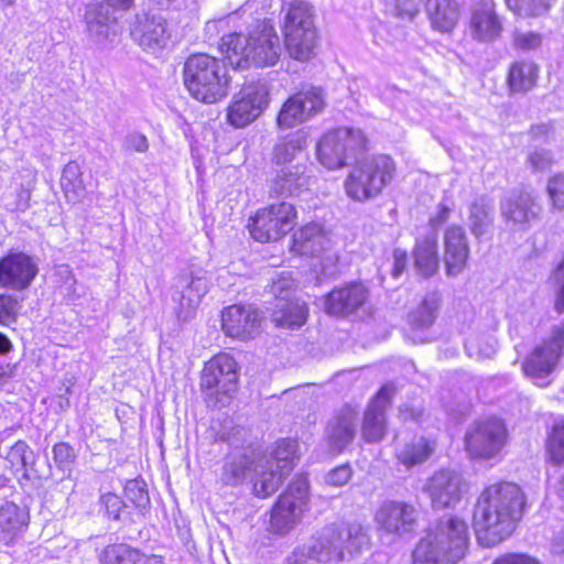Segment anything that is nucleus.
Returning <instances> with one entry per match:
<instances>
[{
	"label": "nucleus",
	"mask_w": 564,
	"mask_h": 564,
	"mask_svg": "<svg viewBox=\"0 0 564 564\" xmlns=\"http://www.w3.org/2000/svg\"><path fill=\"white\" fill-rule=\"evenodd\" d=\"M525 506L521 488L513 482H497L479 495L473 513V527L479 544L491 547L516 529Z\"/></svg>",
	"instance_id": "f257e3e1"
},
{
	"label": "nucleus",
	"mask_w": 564,
	"mask_h": 564,
	"mask_svg": "<svg viewBox=\"0 0 564 564\" xmlns=\"http://www.w3.org/2000/svg\"><path fill=\"white\" fill-rule=\"evenodd\" d=\"M220 51L234 68L250 65H275L282 54V45L274 26L269 21H257L248 35L231 33L221 37Z\"/></svg>",
	"instance_id": "f03ea898"
},
{
	"label": "nucleus",
	"mask_w": 564,
	"mask_h": 564,
	"mask_svg": "<svg viewBox=\"0 0 564 564\" xmlns=\"http://www.w3.org/2000/svg\"><path fill=\"white\" fill-rule=\"evenodd\" d=\"M469 543L467 523L455 516H444L432 523L413 552L414 564H457Z\"/></svg>",
	"instance_id": "7ed1b4c3"
},
{
	"label": "nucleus",
	"mask_w": 564,
	"mask_h": 564,
	"mask_svg": "<svg viewBox=\"0 0 564 564\" xmlns=\"http://www.w3.org/2000/svg\"><path fill=\"white\" fill-rule=\"evenodd\" d=\"M184 85L191 96L214 104L227 96L230 77L224 63L208 54L191 55L183 69Z\"/></svg>",
	"instance_id": "20e7f679"
},
{
	"label": "nucleus",
	"mask_w": 564,
	"mask_h": 564,
	"mask_svg": "<svg viewBox=\"0 0 564 564\" xmlns=\"http://www.w3.org/2000/svg\"><path fill=\"white\" fill-rule=\"evenodd\" d=\"M395 164L384 154L360 161L345 181L346 194L362 202L377 196L393 178Z\"/></svg>",
	"instance_id": "39448f33"
},
{
	"label": "nucleus",
	"mask_w": 564,
	"mask_h": 564,
	"mask_svg": "<svg viewBox=\"0 0 564 564\" xmlns=\"http://www.w3.org/2000/svg\"><path fill=\"white\" fill-rule=\"evenodd\" d=\"M297 459V443L295 441L290 438L278 441L270 456L256 465L254 494L265 498L275 492L282 479L293 470Z\"/></svg>",
	"instance_id": "423d86ee"
},
{
	"label": "nucleus",
	"mask_w": 564,
	"mask_h": 564,
	"mask_svg": "<svg viewBox=\"0 0 564 564\" xmlns=\"http://www.w3.org/2000/svg\"><path fill=\"white\" fill-rule=\"evenodd\" d=\"M285 48L297 61H307L314 55L317 44L312 8L303 1L290 6L284 19Z\"/></svg>",
	"instance_id": "0eeeda50"
},
{
	"label": "nucleus",
	"mask_w": 564,
	"mask_h": 564,
	"mask_svg": "<svg viewBox=\"0 0 564 564\" xmlns=\"http://www.w3.org/2000/svg\"><path fill=\"white\" fill-rule=\"evenodd\" d=\"M238 366L227 352L214 356L204 366L200 388L205 391L208 403L216 408L225 406L237 391Z\"/></svg>",
	"instance_id": "6e6552de"
},
{
	"label": "nucleus",
	"mask_w": 564,
	"mask_h": 564,
	"mask_svg": "<svg viewBox=\"0 0 564 564\" xmlns=\"http://www.w3.org/2000/svg\"><path fill=\"white\" fill-rule=\"evenodd\" d=\"M367 139L359 129L338 128L327 132L317 144L322 165L335 170L348 165L366 147Z\"/></svg>",
	"instance_id": "1a4fd4ad"
},
{
	"label": "nucleus",
	"mask_w": 564,
	"mask_h": 564,
	"mask_svg": "<svg viewBox=\"0 0 564 564\" xmlns=\"http://www.w3.org/2000/svg\"><path fill=\"white\" fill-rule=\"evenodd\" d=\"M308 501V482L304 476H296L271 509L269 531L285 535L302 520Z\"/></svg>",
	"instance_id": "9d476101"
},
{
	"label": "nucleus",
	"mask_w": 564,
	"mask_h": 564,
	"mask_svg": "<svg viewBox=\"0 0 564 564\" xmlns=\"http://www.w3.org/2000/svg\"><path fill=\"white\" fill-rule=\"evenodd\" d=\"M508 441L505 422L489 417L475 422L465 434V448L470 457L490 459L500 454Z\"/></svg>",
	"instance_id": "9b49d317"
},
{
	"label": "nucleus",
	"mask_w": 564,
	"mask_h": 564,
	"mask_svg": "<svg viewBox=\"0 0 564 564\" xmlns=\"http://www.w3.org/2000/svg\"><path fill=\"white\" fill-rule=\"evenodd\" d=\"M564 351V325L554 326L550 337L536 346L522 364L525 376L538 386L547 384L545 380L556 368Z\"/></svg>",
	"instance_id": "f8f14e48"
},
{
	"label": "nucleus",
	"mask_w": 564,
	"mask_h": 564,
	"mask_svg": "<svg viewBox=\"0 0 564 564\" xmlns=\"http://www.w3.org/2000/svg\"><path fill=\"white\" fill-rule=\"evenodd\" d=\"M296 212L292 204L281 202L257 212L249 224L251 236L260 242L275 241L294 226Z\"/></svg>",
	"instance_id": "ddd939ff"
},
{
	"label": "nucleus",
	"mask_w": 564,
	"mask_h": 564,
	"mask_svg": "<svg viewBox=\"0 0 564 564\" xmlns=\"http://www.w3.org/2000/svg\"><path fill=\"white\" fill-rule=\"evenodd\" d=\"M325 106L323 90L315 86L301 89L289 97L276 118L281 129H291L319 113Z\"/></svg>",
	"instance_id": "4468645a"
},
{
	"label": "nucleus",
	"mask_w": 564,
	"mask_h": 564,
	"mask_svg": "<svg viewBox=\"0 0 564 564\" xmlns=\"http://www.w3.org/2000/svg\"><path fill=\"white\" fill-rule=\"evenodd\" d=\"M325 106L323 90L315 86L301 89L289 97L276 118L281 129H291L319 113Z\"/></svg>",
	"instance_id": "2eb2a0df"
},
{
	"label": "nucleus",
	"mask_w": 564,
	"mask_h": 564,
	"mask_svg": "<svg viewBox=\"0 0 564 564\" xmlns=\"http://www.w3.org/2000/svg\"><path fill=\"white\" fill-rule=\"evenodd\" d=\"M208 284L207 272L203 269H192L189 273L177 278L173 302L178 319L187 321L194 315L200 300L208 291Z\"/></svg>",
	"instance_id": "dca6fc26"
},
{
	"label": "nucleus",
	"mask_w": 564,
	"mask_h": 564,
	"mask_svg": "<svg viewBox=\"0 0 564 564\" xmlns=\"http://www.w3.org/2000/svg\"><path fill=\"white\" fill-rule=\"evenodd\" d=\"M268 89L264 84H250L234 96L228 107V122L242 128L256 120L268 106Z\"/></svg>",
	"instance_id": "f3484780"
},
{
	"label": "nucleus",
	"mask_w": 564,
	"mask_h": 564,
	"mask_svg": "<svg viewBox=\"0 0 564 564\" xmlns=\"http://www.w3.org/2000/svg\"><path fill=\"white\" fill-rule=\"evenodd\" d=\"M417 517L419 511L412 503L386 500L377 509L375 521L382 532L402 538L415 530Z\"/></svg>",
	"instance_id": "a211bd4d"
},
{
	"label": "nucleus",
	"mask_w": 564,
	"mask_h": 564,
	"mask_svg": "<svg viewBox=\"0 0 564 564\" xmlns=\"http://www.w3.org/2000/svg\"><path fill=\"white\" fill-rule=\"evenodd\" d=\"M131 36L147 52L161 51L171 37L167 20L158 12L138 13L131 26Z\"/></svg>",
	"instance_id": "6ab92c4d"
},
{
	"label": "nucleus",
	"mask_w": 564,
	"mask_h": 564,
	"mask_svg": "<svg viewBox=\"0 0 564 564\" xmlns=\"http://www.w3.org/2000/svg\"><path fill=\"white\" fill-rule=\"evenodd\" d=\"M37 273V262L24 252H9L0 259V288L24 291Z\"/></svg>",
	"instance_id": "aec40b11"
},
{
	"label": "nucleus",
	"mask_w": 564,
	"mask_h": 564,
	"mask_svg": "<svg viewBox=\"0 0 564 564\" xmlns=\"http://www.w3.org/2000/svg\"><path fill=\"white\" fill-rule=\"evenodd\" d=\"M541 212L536 198L527 192L512 194L500 203L501 217L512 230L527 231L539 219Z\"/></svg>",
	"instance_id": "412c9836"
},
{
	"label": "nucleus",
	"mask_w": 564,
	"mask_h": 564,
	"mask_svg": "<svg viewBox=\"0 0 564 564\" xmlns=\"http://www.w3.org/2000/svg\"><path fill=\"white\" fill-rule=\"evenodd\" d=\"M395 393V387L387 383L371 399L364 413L361 437L368 443L380 442L387 433V410Z\"/></svg>",
	"instance_id": "4be33fe9"
},
{
	"label": "nucleus",
	"mask_w": 564,
	"mask_h": 564,
	"mask_svg": "<svg viewBox=\"0 0 564 564\" xmlns=\"http://www.w3.org/2000/svg\"><path fill=\"white\" fill-rule=\"evenodd\" d=\"M261 314L252 305L235 304L223 310L221 329L225 335L239 340L254 338L261 328Z\"/></svg>",
	"instance_id": "5701e85b"
},
{
	"label": "nucleus",
	"mask_w": 564,
	"mask_h": 564,
	"mask_svg": "<svg viewBox=\"0 0 564 564\" xmlns=\"http://www.w3.org/2000/svg\"><path fill=\"white\" fill-rule=\"evenodd\" d=\"M463 476L451 469H441L430 477L424 486L432 506L437 509L454 506L460 501Z\"/></svg>",
	"instance_id": "b1692460"
},
{
	"label": "nucleus",
	"mask_w": 564,
	"mask_h": 564,
	"mask_svg": "<svg viewBox=\"0 0 564 564\" xmlns=\"http://www.w3.org/2000/svg\"><path fill=\"white\" fill-rule=\"evenodd\" d=\"M443 243L446 274L457 276L466 269L470 252L465 229L456 224L448 226L443 235Z\"/></svg>",
	"instance_id": "393cba45"
},
{
	"label": "nucleus",
	"mask_w": 564,
	"mask_h": 564,
	"mask_svg": "<svg viewBox=\"0 0 564 564\" xmlns=\"http://www.w3.org/2000/svg\"><path fill=\"white\" fill-rule=\"evenodd\" d=\"M86 32L89 39L98 45L115 42L118 36L117 20L112 17L109 4L93 3L84 14Z\"/></svg>",
	"instance_id": "a878e982"
},
{
	"label": "nucleus",
	"mask_w": 564,
	"mask_h": 564,
	"mask_svg": "<svg viewBox=\"0 0 564 564\" xmlns=\"http://www.w3.org/2000/svg\"><path fill=\"white\" fill-rule=\"evenodd\" d=\"M469 30L480 42H492L502 32V21L492 0H477L470 11Z\"/></svg>",
	"instance_id": "bb28decb"
},
{
	"label": "nucleus",
	"mask_w": 564,
	"mask_h": 564,
	"mask_svg": "<svg viewBox=\"0 0 564 564\" xmlns=\"http://www.w3.org/2000/svg\"><path fill=\"white\" fill-rule=\"evenodd\" d=\"M358 420V410L346 405L328 422L326 438L332 452L340 453L352 443L357 434Z\"/></svg>",
	"instance_id": "cd10ccee"
},
{
	"label": "nucleus",
	"mask_w": 564,
	"mask_h": 564,
	"mask_svg": "<svg viewBox=\"0 0 564 564\" xmlns=\"http://www.w3.org/2000/svg\"><path fill=\"white\" fill-rule=\"evenodd\" d=\"M310 176L306 175L303 165L272 167L269 178V194L271 197L293 196L307 188Z\"/></svg>",
	"instance_id": "c85d7f7f"
},
{
	"label": "nucleus",
	"mask_w": 564,
	"mask_h": 564,
	"mask_svg": "<svg viewBox=\"0 0 564 564\" xmlns=\"http://www.w3.org/2000/svg\"><path fill=\"white\" fill-rule=\"evenodd\" d=\"M438 234L434 228H423L413 250L414 265L424 278L434 275L440 265Z\"/></svg>",
	"instance_id": "c756f323"
},
{
	"label": "nucleus",
	"mask_w": 564,
	"mask_h": 564,
	"mask_svg": "<svg viewBox=\"0 0 564 564\" xmlns=\"http://www.w3.org/2000/svg\"><path fill=\"white\" fill-rule=\"evenodd\" d=\"M368 291L360 283H351L333 290L326 297V311L332 315H348L367 300Z\"/></svg>",
	"instance_id": "7c9ffc66"
},
{
	"label": "nucleus",
	"mask_w": 564,
	"mask_h": 564,
	"mask_svg": "<svg viewBox=\"0 0 564 564\" xmlns=\"http://www.w3.org/2000/svg\"><path fill=\"white\" fill-rule=\"evenodd\" d=\"M329 237L326 230L316 223H310L293 234V251L301 256L318 257L327 251Z\"/></svg>",
	"instance_id": "2f4dec72"
},
{
	"label": "nucleus",
	"mask_w": 564,
	"mask_h": 564,
	"mask_svg": "<svg viewBox=\"0 0 564 564\" xmlns=\"http://www.w3.org/2000/svg\"><path fill=\"white\" fill-rule=\"evenodd\" d=\"M101 564H164V558L156 554H147L127 543L106 546L99 554Z\"/></svg>",
	"instance_id": "473e14b6"
},
{
	"label": "nucleus",
	"mask_w": 564,
	"mask_h": 564,
	"mask_svg": "<svg viewBox=\"0 0 564 564\" xmlns=\"http://www.w3.org/2000/svg\"><path fill=\"white\" fill-rule=\"evenodd\" d=\"M424 6L433 30L441 33L454 30L460 17L457 0H425Z\"/></svg>",
	"instance_id": "72a5a7b5"
},
{
	"label": "nucleus",
	"mask_w": 564,
	"mask_h": 564,
	"mask_svg": "<svg viewBox=\"0 0 564 564\" xmlns=\"http://www.w3.org/2000/svg\"><path fill=\"white\" fill-rule=\"evenodd\" d=\"M307 147V135L303 130L291 132L278 139L271 152L273 167L292 166L290 163Z\"/></svg>",
	"instance_id": "f704fd0d"
},
{
	"label": "nucleus",
	"mask_w": 564,
	"mask_h": 564,
	"mask_svg": "<svg viewBox=\"0 0 564 564\" xmlns=\"http://www.w3.org/2000/svg\"><path fill=\"white\" fill-rule=\"evenodd\" d=\"M306 551L316 564L343 560V550L336 539V524L325 527Z\"/></svg>",
	"instance_id": "c9c22d12"
},
{
	"label": "nucleus",
	"mask_w": 564,
	"mask_h": 564,
	"mask_svg": "<svg viewBox=\"0 0 564 564\" xmlns=\"http://www.w3.org/2000/svg\"><path fill=\"white\" fill-rule=\"evenodd\" d=\"M495 220V207L487 197L476 198L469 206L468 228L476 239L485 236Z\"/></svg>",
	"instance_id": "e433bc0d"
},
{
	"label": "nucleus",
	"mask_w": 564,
	"mask_h": 564,
	"mask_svg": "<svg viewBox=\"0 0 564 564\" xmlns=\"http://www.w3.org/2000/svg\"><path fill=\"white\" fill-rule=\"evenodd\" d=\"M306 317V304L300 300L278 302L272 312V321L281 327H301Z\"/></svg>",
	"instance_id": "4c0bfd02"
},
{
	"label": "nucleus",
	"mask_w": 564,
	"mask_h": 564,
	"mask_svg": "<svg viewBox=\"0 0 564 564\" xmlns=\"http://www.w3.org/2000/svg\"><path fill=\"white\" fill-rule=\"evenodd\" d=\"M434 452V443L424 437H415L397 448V459L406 468L424 463Z\"/></svg>",
	"instance_id": "58836bf2"
},
{
	"label": "nucleus",
	"mask_w": 564,
	"mask_h": 564,
	"mask_svg": "<svg viewBox=\"0 0 564 564\" xmlns=\"http://www.w3.org/2000/svg\"><path fill=\"white\" fill-rule=\"evenodd\" d=\"M61 186L66 199L72 204L82 202L86 196L80 166L75 161L68 162L62 172Z\"/></svg>",
	"instance_id": "ea45409f"
},
{
	"label": "nucleus",
	"mask_w": 564,
	"mask_h": 564,
	"mask_svg": "<svg viewBox=\"0 0 564 564\" xmlns=\"http://www.w3.org/2000/svg\"><path fill=\"white\" fill-rule=\"evenodd\" d=\"M442 302V295L438 291L427 293L422 303L409 315V323L413 329L430 328L437 316Z\"/></svg>",
	"instance_id": "a19ab883"
},
{
	"label": "nucleus",
	"mask_w": 564,
	"mask_h": 564,
	"mask_svg": "<svg viewBox=\"0 0 564 564\" xmlns=\"http://www.w3.org/2000/svg\"><path fill=\"white\" fill-rule=\"evenodd\" d=\"M336 539L343 550V554L359 552L369 544L366 529L357 522L336 525Z\"/></svg>",
	"instance_id": "79ce46f5"
},
{
	"label": "nucleus",
	"mask_w": 564,
	"mask_h": 564,
	"mask_svg": "<svg viewBox=\"0 0 564 564\" xmlns=\"http://www.w3.org/2000/svg\"><path fill=\"white\" fill-rule=\"evenodd\" d=\"M538 79V67L530 62H516L510 66L508 85L512 93H525L532 89Z\"/></svg>",
	"instance_id": "37998d69"
},
{
	"label": "nucleus",
	"mask_w": 564,
	"mask_h": 564,
	"mask_svg": "<svg viewBox=\"0 0 564 564\" xmlns=\"http://www.w3.org/2000/svg\"><path fill=\"white\" fill-rule=\"evenodd\" d=\"M252 465L251 459L242 453H231L226 457L221 468L220 481L226 486H238Z\"/></svg>",
	"instance_id": "c03bdc74"
},
{
	"label": "nucleus",
	"mask_w": 564,
	"mask_h": 564,
	"mask_svg": "<svg viewBox=\"0 0 564 564\" xmlns=\"http://www.w3.org/2000/svg\"><path fill=\"white\" fill-rule=\"evenodd\" d=\"M29 523V511L14 502L7 501L0 507V531L15 535Z\"/></svg>",
	"instance_id": "a18cd8bd"
},
{
	"label": "nucleus",
	"mask_w": 564,
	"mask_h": 564,
	"mask_svg": "<svg viewBox=\"0 0 564 564\" xmlns=\"http://www.w3.org/2000/svg\"><path fill=\"white\" fill-rule=\"evenodd\" d=\"M546 452L554 464L564 463V420H560L552 427L547 438Z\"/></svg>",
	"instance_id": "49530a36"
},
{
	"label": "nucleus",
	"mask_w": 564,
	"mask_h": 564,
	"mask_svg": "<svg viewBox=\"0 0 564 564\" xmlns=\"http://www.w3.org/2000/svg\"><path fill=\"white\" fill-rule=\"evenodd\" d=\"M4 458L12 468L25 469L34 464V453L24 441L15 442L8 451Z\"/></svg>",
	"instance_id": "de8ad7c7"
},
{
	"label": "nucleus",
	"mask_w": 564,
	"mask_h": 564,
	"mask_svg": "<svg viewBox=\"0 0 564 564\" xmlns=\"http://www.w3.org/2000/svg\"><path fill=\"white\" fill-rule=\"evenodd\" d=\"M465 348L469 356L492 358L496 354L497 340L491 335L470 337L466 340Z\"/></svg>",
	"instance_id": "09e8293b"
},
{
	"label": "nucleus",
	"mask_w": 564,
	"mask_h": 564,
	"mask_svg": "<svg viewBox=\"0 0 564 564\" xmlns=\"http://www.w3.org/2000/svg\"><path fill=\"white\" fill-rule=\"evenodd\" d=\"M295 286L291 272H276L271 279L270 293L278 299V302L292 300L291 293Z\"/></svg>",
	"instance_id": "8fccbe9b"
},
{
	"label": "nucleus",
	"mask_w": 564,
	"mask_h": 564,
	"mask_svg": "<svg viewBox=\"0 0 564 564\" xmlns=\"http://www.w3.org/2000/svg\"><path fill=\"white\" fill-rule=\"evenodd\" d=\"M552 0H506L507 6L520 15L535 17L545 13Z\"/></svg>",
	"instance_id": "3c124183"
},
{
	"label": "nucleus",
	"mask_w": 564,
	"mask_h": 564,
	"mask_svg": "<svg viewBox=\"0 0 564 564\" xmlns=\"http://www.w3.org/2000/svg\"><path fill=\"white\" fill-rule=\"evenodd\" d=\"M127 499L138 509L144 510L150 505V497L145 482L139 479L129 480L124 487Z\"/></svg>",
	"instance_id": "603ef678"
},
{
	"label": "nucleus",
	"mask_w": 564,
	"mask_h": 564,
	"mask_svg": "<svg viewBox=\"0 0 564 564\" xmlns=\"http://www.w3.org/2000/svg\"><path fill=\"white\" fill-rule=\"evenodd\" d=\"M75 452L67 443L61 442L53 446V459L58 469L70 475L75 463Z\"/></svg>",
	"instance_id": "864d4df0"
},
{
	"label": "nucleus",
	"mask_w": 564,
	"mask_h": 564,
	"mask_svg": "<svg viewBox=\"0 0 564 564\" xmlns=\"http://www.w3.org/2000/svg\"><path fill=\"white\" fill-rule=\"evenodd\" d=\"M547 194L555 209H564V174H556L547 182Z\"/></svg>",
	"instance_id": "5fc2aeb1"
},
{
	"label": "nucleus",
	"mask_w": 564,
	"mask_h": 564,
	"mask_svg": "<svg viewBox=\"0 0 564 564\" xmlns=\"http://www.w3.org/2000/svg\"><path fill=\"white\" fill-rule=\"evenodd\" d=\"M18 300L12 295L0 294V324L8 325L17 317Z\"/></svg>",
	"instance_id": "6e6d98bb"
},
{
	"label": "nucleus",
	"mask_w": 564,
	"mask_h": 564,
	"mask_svg": "<svg viewBox=\"0 0 564 564\" xmlns=\"http://www.w3.org/2000/svg\"><path fill=\"white\" fill-rule=\"evenodd\" d=\"M149 149L148 138L140 132L132 131L122 140V150L126 152L144 153Z\"/></svg>",
	"instance_id": "4d7b16f0"
},
{
	"label": "nucleus",
	"mask_w": 564,
	"mask_h": 564,
	"mask_svg": "<svg viewBox=\"0 0 564 564\" xmlns=\"http://www.w3.org/2000/svg\"><path fill=\"white\" fill-rule=\"evenodd\" d=\"M100 503L105 508L109 518L118 520L124 508V502L115 494L108 492L101 496Z\"/></svg>",
	"instance_id": "13d9d810"
},
{
	"label": "nucleus",
	"mask_w": 564,
	"mask_h": 564,
	"mask_svg": "<svg viewBox=\"0 0 564 564\" xmlns=\"http://www.w3.org/2000/svg\"><path fill=\"white\" fill-rule=\"evenodd\" d=\"M513 42L516 47L523 51H530L538 48L541 45L542 37L535 32H516Z\"/></svg>",
	"instance_id": "bf43d9fd"
},
{
	"label": "nucleus",
	"mask_w": 564,
	"mask_h": 564,
	"mask_svg": "<svg viewBox=\"0 0 564 564\" xmlns=\"http://www.w3.org/2000/svg\"><path fill=\"white\" fill-rule=\"evenodd\" d=\"M528 163L533 171H545L553 164V156L546 150H534L528 155Z\"/></svg>",
	"instance_id": "052dcab7"
},
{
	"label": "nucleus",
	"mask_w": 564,
	"mask_h": 564,
	"mask_svg": "<svg viewBox=\"0 0 564 564\" xmlns=\"http://www.w3.org/2000/svg\"><path fill=\"white\" fill-rule=\"evenodd\" d=\"M350 477L351 468L348 465H340L327 473L325 482L330 486L340 487L347 484Z\"/></svg>",
	"instance_id": "680f3d73"
},
{
	"label": "nucleus",
	"mask_w": 564,
	"mask_h": 564,
	"mask_svg": "<svg viewBox=\"0 0 564 564\" xmlns=\"http://www.w3.org/2000/svg\"><path fill=\"white\" fill-rule=\"evenodd\" d=\"M399 416L404 422H417L423 416V409L421 406L403 404L399 409Z\"/></svg>",
	"instance_id": "e2e57ef3"
},
{
	"label": "nucleus",
	"mask_w": 564,
	"mask_h": 564,
	"mask_svg": "<svg viewBox=\"0 0 564 564\" xmlns=\"http://www.w3.org/2000/svg\"><path fill=\"white\" fill-rule=\"evenodd\" d=\"M284 564H316L311 555L307 553L306 547H299L285 560Z\"/></svg>",
	"instance_id": "0e129e2a"
},
{
	"label": "nucleus",
	"mask_w": 564,
	"mask_h": 564,
	"mask_svg": "<svg viewBox=\"0 0 564 564\" xmlns=\"http://www.w3.org/2000/svg\"><path fill=\"white\" fill-rule=\"evenodd\" d=\"M494 564H540L538 561L523 554H508L497 558Z\"/></svg>",
	"instance_id": "69168bd1"
},
{
	"label": "nucleus",
	"mask_w": 564,
	"mask_h": 564,
	"mask_svg": "<svg viewBox=\"0 0 564 564\" xmlns=\"http://www.w3.org/2000/svg\"><path fill=\"white\" fill-rule=\"evenodd\" d=\"M451 212L452 210L448 206L441 203L437 207L436 214L430 219L429 226L425 228L436 229V226L445 224L449 218Z\"/></svg>",
	"instance_id": "338daca9"
},
{
	"label": "nucleus",
	"mask_w": 564,
	"mask_h": 564,
	"mask_svg": "<svg viewBox=\"0 0 564 564\" xmlns=\"http://www.w3.org/2000/svg\"><path fill=\"white\" fill-rule=\"evenodd\" d=\"M408 262V256L404 250L395 249L393 251V276H399L405 269Z\"/></svg>",
	"instance_id": "774afa93"
}]
</instances>
